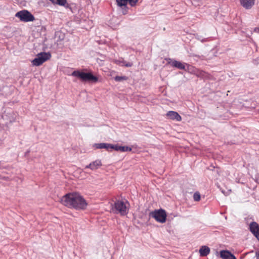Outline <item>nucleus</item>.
<instances>
[{
  "instance_id": "nucleus-1",
  "label": "nucleus",
  "mask_w": 259,
  "mask_h": 259,
  "mask_svg": "<svg viewBox=\"0 0 259 259\" xmlns=\"http://www.w3.org/2000/svg\"><path fill=\"white\" fill-rule=\"evenodd\" d=\"M61 203L64 206L76 210H84L88 206L85 199L79 193H68L61 199Z\"/></svg>"
},
{
  "instance_id": "nucleus-2",
  "label": "nucleus",
  "mask_w": 259,
  "mask_h": 259,
  "mask_svg": "<svg viewBox=\"0 0 259 259\" xmlns=\"http://www.w3.org/2000/svg\"><path fill=\"white\" fill-rule=\"evenodd\" d=\"M72 76L79 78L82 82L96 83L98 81V78L91 72H84L79 70H75L71 73Z\"/></svg>"
},
{
  "instance_id": "nucleus-3",
  "label": "nucleus",
  "mask_w": 259,
  "mask_h": 259,
  "mask_svg": "<svg viewBox=\"0 0 259 259\" xmlns=\"http://www.w3.org/2000/svg\"><path fill=\"white\" fill-rule=\"evenodd\" d=\"M138 1V0H116L118 13L123 15H126L129 10L127 4H129L131 7H134Z\"/></svg>"
},
{
  "instance_id": "nucleus-4",
  "label": "nucleus",
  "mask_w": 259,
  "mask_h": 259,
  "mask_svg": "<svg viewBox=\"0 0 259 259\" xmlns=\"http://www.w3.org/2000/svg\"><path fill=\"white\" fill-rule=\"evenodd\" d=\"M126 204H128L127 201L124 202L119 200H116L112 205L111 210L114 213L120 214L121 215H125L128 212V208Z\"/></svg>"
},
{
  "instance_id": "nucleus-5",
  "label": "nucleus",
  "mask_w": 259,
  "mask_h": 259,
  "mask_svg": "<svg viewBox=\"0 0 259 259\" xmlns=\"http://www.w3.org/2000/svg\"><path fill=\"white\" fill-rule=\"evenodd\" d=\"M149 216L155 219L157 222L161 223H165L166 219V212L162 209L151 211L149 213Z\"/></svg>"
},
{
  "instance_id": "nucleus-6",
  "label": "nucleus",
  "mask_w": 259,
  "mask_h": 259,
  "mask_svg": "<svg viewBox=\"0 0 259 259\" xmlns=\"http://www.w3.org/2000/svg\"><path fill=\"white\" fill-rule=\"evenodd\" d=\"M51 57L50 53L41 52L37 55V57L31 61V63L33 65L38 66L49 60Z\"/></svg>"
},
{
  "instance_id": "nucleus-7",
  "label": "nucleus",
  "mask_w": 259,
  "mask_h": 259,
  "mask_svg": "<svg viewBox=\"0 0 259 259\" xmlns=\"http://www.w3.org/2000/svg\"><path fill=\"white\" fill-rule=\"evenodd\" d=\"M15 17L20 19L22 22H31L35 20L34 16L27 10H22L15 14Z\"/></svg>"
},
{
  "instance_id": "nucleus-8",
  "label": "nucleus",
  "mask_w": 259,
  "mask_h": 259,
  "mask_svg": "<svg viewBox=\"0 0 259 259\" xmlns=\"http://www.w3.org/2000/svg\"><path fill=\"white\" fill-rule=\"evenodd\" d=\"M190 69L191 70L192 72L198 77H200L202 79L209 78V74L203 70L199 69L192 66H190Z\"/></svg>"
},
{
  "instance_id": "nucleus-9",
  "label": "nucleus",
  "mask_w": 259,
  "mask_h": 259,
  "mask_svg": "<svg viewBox=\"0 0 259 259\" xmlns=\"http://www.w3.org/2000/svg\"><path fill=\"white\" fill-rule=\"evenodd\" d=\"M166 116L168 119L172 120H175L176 121H181L182 120L181 116L176 111H169L166 113Z\"/></svg>"
},
{
  "instance_id": "nucleus-10",
  "label": "nucleus",
  "mask_w": 259,
  "mask_h": 259,
  "mask_svg": "<svg viewBox=\"0 0 259 259\" xmlns=\"http://www.w3.org/2000/svg\"><path fill=\"white\" fill-rule=\"evenodd\" d=\"M101 166H102V162L100 160L98 159L87 165L85 166V169L90 168L92 170H95L98 169Z\"/></svg>"
},
{
  "instance_id": "nucleus-11",
  "label": "nucleus",
  "mask_w": 259,
  "mask_h": 259,
  "mask_svg": "<svg viewBox=\"0 0 259 259\" xmlns=\"http://www.w3.org/2000/svg\"><path fill=\"white\" fill-rule=\"evenodd\" d=\"M111 149H114L116 151L126 152L132 151V148L127 146H120L118 144H112Z\"/></svg>"
},
{
  "instance_id": "nucleus-12",
  "label": "nucleus",
  "mask_w": 259,
  "mask_h": 259,
  "mask_svg": "<svg viewBox=\"0 0 259 259\" xmlns=\"http://www.w3.org/2000/svg\"><path fill=\"white\" fill-rule=\"evenodd\" d=\"M241 5L245 9H250L254 5L255 0H239Z\"/></svg>"
},
{
  "instance_id": "nucleus-13",
  "label": "nucleus",
  "mask_w": 259,
  "mask_h": 259,
  "mask_svg": "<svg viewBox=\"0 0 259 259\" xmlns=\"http://www.w3.org/2000/svg\"><path fill=\"white\" fill-rule=\"evenodd\" d=\"M220 256L223 259H237L236 257L228 250H222Z\"/></svg>"
},
{
  "instance_id": "nucleus-14",
  "label": "nucleus",
  "mask_w": 259,
  "mask_h": 259,
  "mask_svg": "<svg viewBox=\"0 0 259 259\" xmlns=\"http://www.w3.org/2000/svg\"><path fill=\"white\" fill-rule=\"evenodd\" d=\"M94 147L96 149H105L108 151H110V149L113 147L111 144L101 143L95 144Z\"/></svg>"
},
{
  "instance_id": "nucleus-15",
  "label": "nucleus",
  "mask_w": 259,
  "mask_h": 259,
  "mask_svg": "<svg viewBox=\"0 0 259 259\" xmlns=\"http://www.w3.org/2000/svg\"><path fill=\"white\" fill-rule=\"evenodd\" d=\"M249 230L253 234H255L259 231V225L255 222H252L250 224Z\"/></svg>"
},
{
  "instance_id": "nucleus-16",
  "label": "nucleus",
  "mask_w": 259,
  "mask_h": 259,
  "mask_svg": "<svg viewBox=\"0 0 259 259\" xmlns=\"http://www.w3.org/2000/svg\"><path fill=\"white\" fill-rule=\"evenodd\" d=\"M53 4L63 6L65 8H68L69 5L67 3V0H49Z\"/></svg>"
},
{
  "instance_id": "nucleus-17",
  "label": "nucleus",
  "mask_w": 259,
  "mask_h": 259,
  "mask_svg": "<svg viewBox=\"0 0 259 259\" xmlns=\"http://www.w3.org/2000/svg\"><path fill=\"white\" fill-rule=\"evenodd\" d=\"M210 248L206 246H202L199 249L200 255L206 256L210 253Z\"/></svg>"
},
{
  "instance_id": "nucleus-18",
  "label": "nucleus",
  "mask_w": 259,
  "mask_h": 259,
  "mask_svg": "<svg viewBox=\"0 0 259 259\" xmlns=\"http://www.w3.org/2000/svg\"><path fill=\"white\" fill-rule=\"evenodd\" d=\"M171 65L172 66L175 67L179 69H185V64L181 63L177 60H174L171 62Z\"/></svg>"
},
{
  "instance_id": "nucleus-19",
  "label": "nucleus",
  "mask_w": 259,
  "mask_h": 259,
  "mask_svg": "<svg viewBox=\"0 0 259 259\" xmlns=\"http://www.w3.org/2000/svg\"><path fill=\"white\" fill-rule=\"evenodd\" d=\"M115 62L118 64H121V66H124L125 67H131L133 66V63L131 62H126L125 61H124L123 59L122 61L119 60H116Z\"/></svg>"
},
{
  "instance_id": "nucleus-20",
  "label": "nucleus",
  "mask_w": 259,
  "mask_h": 259,
  "mask_svg": "<svg viewBox=\"0 0 259 259\" xmlns=\"http://www.w3.org/2000/svg\"><path fill=\"white\" fill-rule=\"evenodd\" d=\"M127 77L126 76H116L114 77V80L116 81H121L122 80H127Z\"/></svg>"
},
{
  "instance_id": "nucleus-21",
  "label": "nucleus",
  "mask_w": 259,
  "mask_h": 259,
  "mask_svg": "<svg viewBox=\"0 0 259 259\" xmlns=\"http://www.w3.org/2000/svg\"><path fill=\"white\" fill-rule=\"evenodd\" d=\"M193 199L196 201H198L200 200V195L198 192H195L193 195Z\"/></svg>"
},
{
  "instance_id": "nucleus-22",
  "label": "nucleus",
  "mask_w": 259,
  "mask_h": 259,
  "mask_svg": "<svg viewBox=\"0 0 259 259\" xmlns=\"http://www.w3.org/2000/svg\"><path fill=\"white\" fill-rule=\"evenodd\" d=\"M201 37H202L201 36H199L198 35L196 36V38L198 40H200L202 42H204L208 41V38H202Z\"/></svg>"
},
{
  "instance_id": "nucleus-23",
  "label": "nucleus",
  "mask_w": 259,
  "mask_h": 259,
  "mask_svg": "<svg viewBox=\"0 0 259 259\" xmlns=\"http://www.w3.org/2000/svg\"><path fill=\"white\" fill-rule=\"evenodd\" d=\"M253 235L257 238V239L259 241V231L258 232H256V233H255V234H253Z\"/></svg>"
},
{
  "instance_id": "nucleus-24",
  "label": "nucleus",
  "mask_w": 259,
  "mask_h": 259,
  "mask_svg": "<svg viewBox=\"0 0 259 259\" xmlns=\"http://www.w3.org/2000/svg\"><path fill=\"white\" fill-rule=\"evenodd\" d=\"M255 255L256 257V259H259V251L256 252Z\"/></svg>"
},
{
  "instance_id": "nucleus-25",
  "label": "nucleus",
  "mask_w": 259,
  "mask_h": 259,
  "mask_svg": "<svg viewBox=\"0 0 259 259\" xmlns=\"http://www.w3.org/2000/svg\"><path fill=\"white\" fill-rule=\"evenodd\" d=\"M254 31L259 33V28H255L254 29Z\"/></svg>"
},
{
  "instance_id": "nucleus-26",
  "label": "nucleus",
  "mask_w": 259,
  "mask_h": 259,
  "mask_svg": "<svg viewBox=\"0 0 259 259\" xmlns=\"http://www.w3.org/2000/svg\"><path fill=\"white\" fill-rule=\"evenodd\" d=\"M30 152V150H28L25 153V155L26 156L27 154H28Z\"/></svg>"
}]
</instances>
